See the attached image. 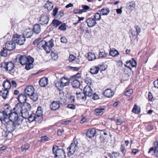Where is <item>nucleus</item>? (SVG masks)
<instances>
[{
    "label": "nucleus",
    "mask_w": 158,
    "mask_h": 158,
    "mask_svg": "<svg viewBox=\"0 0 158 158\" xmlns=\"http://www.w3.org/2000/svg\"><path fill=\"white\" fill-rule=\"evenodd\" d=\"M133 93L132 89H129L127 90L125 92V95L127 96H130Z\"/></svg>",
    "instance_id": "8fccbe9b"
},
{
    "label": "nucleus",
    "mask_w": 158,
    "mask_h": 158,
    "mask_svg": "<svg viewBox=\"0 0 158 158\" xmlns=\"http://www.w3.org/2000/svg\"><path fill=\"white\" fill-rule=\"evenodd\" d=\"M58 11V8L57 7H55L53 10V15L55 16L57 14Z\"/></svg>",
    "instance_id": "0e129e2a"
},
{
    "label": "nucleus",
    "mask_w": 158,
    "mask_h": 158,
    "mask_svg": "<svg viewBox=\"0 0 158 158\" xmlns=\"http://www.w3.org/2000/svg\"><path fill=\"white\" fill-rule=\"evenodd\" d=\"M84 95L86 97H91L93 94V90L91 89V87L89 85H86L84 88Z\"/></svg>",
    "instance_id": "9d476101"
},
{
    "label": "nucleus",
    "mask_w": 158,
    "mask_h": 158,
    "mask_svg": "<svg viewBox=\"0 0 158 158\" xmlns=\"http://www.w3.org/2000/svg\"><path fill=\"white\" fill-rule=\"evenodd\" d=\"M33 114H30V122H33L34 121H37L38 122H40V121L39 119H37V117L36 115H35L33 116Z\"/></svg>",
    "instance_id": "a18cd8bd"
},
{
    "label": "nucleus",
    "mask_w": 158,
    "mask_h": 158,
    "mask_svg": "<svg viewBox=\"0 0 158 158\" xmlns=\"http://www.w3.org/2000/svg\"><path fill=\"white\" fill-rule=\"evenodd\" d=\"M96 133L95 129L92 128L88 130L86 133V135L89 138L93 137Z\"/></svg>",
    "instance_id": "4be33fe9"
},
{
    "label": "nucleus",
    "mask_w": 158,
    "mask_h": 158,
    "mask_svg": "<svg viewBox=\"0 0 158 158\" xmlns=\"http://www.w3.org/2000/svg\"><path fill=\"white\" fill-rule=\"evenodd\" d=\"M67 107L69 109L74 110L75 109L76 106L73 104H68L67 105Z\"/></svg>",
    "instance_id": "5fc2aeb1"
},
{
    "label": "nucleus",
    "mask_w": 158,
    "mask_h": 158,
    "mask_svg": "<svg viewBox=\"0 0 158 158\" xmlns=\"http://www.w3.org/2000/svg\"><path fill=\"white\" fill-rule=\"evenodd\" d=\"M147 130L149 131H151L153 129V127L151 125H148L147 127Z\"/></svg>",
    "instance_id": "774afa93"
},
{
    "label": "nucleus",
    "mask_w": 158,
    "mask_h": 158,
    "mask_svg": "<svg viewBox=\"0 0 158 158\" xmlns=\"http://www.w3.org/2000/svg\"><path fill=\"white\" fill-rule=\"evenodd\" d=\"M49 140V138L47 136H42L41 137L40 141L42 142H44L46 141H48Z\"/></svg>",
    "instance_id": "09e8293b"
},
{
    "label": "nucleus",
    "mask_w": 158,
    "mask_h": 158,
    "mask_svg": "<svg viewBox=\"0 0 158 158\" xmlns=\"http://www.w3.org/2000/svg\"><path fill=\"white\" fill-rule=\"evenodd\" d=\"M156 150H158V141L157 140L154 142L153 144V147H152L149 149L148 152V153H150L152 151Z\"/></svg>",
    "instance_id": "c756f323"
},
{
    "label": "nucleus",
    "mask_w": 158,
    "mask_h": 158,
    "mask_svg": "<svg viewBox=\"0 0 158 158\" xmlns=\"http://www.w3.org/2000/svg\"><path fill=\"white\" fill-rule=\"evenodd\" d=\"M5 69L7 71L11 72L12 73H14V70L15 69V65L12 62L10 61L6 63Z\"/></svg>",
    "instance_id": "4468645a"
},
{
    "label": "nucleus",
    "mask_w": 158,
    "mask_h": 158,
    "mask_svg": "<svg viewBox=\"0 0 158 158\" xmlns=\"http://www.w3.org/2000/svg\"><path fill=\"white\" fill-rule=\"evenodd\" d=\"M13 110L15 111L14 112L18 114L21 113L23 116V113L22 111V104L18 103L14 108Z\"/></svg>",
    "instance_id": "2eb2a0df"
},
{
    "label": "nucleus",
    "mask_w": 158,
    "mask_h": 158,
    "mask_svg": "<svg viewBox=\"0 0 158 158\" xmlns=\"http://www.w3.org/2000/svg\"><path fill=\"white\" fill-rule=\"evenodd\" d=\"M135 29L136 31L137 34L138 35L140 32V28L138 26H136L135 27Z\"/></svg>",
    "instance_id": "69168bd1"
},
{
    "label": "nucleus",
    "mask_w": 158,
    "mask_h": 158,
    "mask_svg": "<svg viewBox=\"0 0 158 158\" xmlns=\"http://www.w3.org/2000/svg\"><path fill=\"white\" fill-rule=\"evenodd\" d=\"M71 82L72 84L73 87L78 88L80 85V83L79 81L77 79H73Z\"/></svg>",
    "instance_id": "c85d7f7f"
},
{
    "label": "nucleus",
    "mask_w": 158,
    "mask_h": 158,
    "mask_svg": "<svg viewBox=\"0 0 158 158\" xmlns=\"http://www.w3.org/2000/svg\"><path fill=\"white\" fill-rule=\"evenodd\" d=\"M76 58L75 56L73 55H70L69 57V59L70 61H73Z\"/></svg>",
    "instance_id": "e2e57ef3"
},
{
    "label": "nucleus",
    "mask_w": 158,
    "mask_h": 158,
    "mask_svg": "<svg viewBox=\"0 0 158 158\" xmlns=\"http://www.w3.org/2000/svg\"><path fill=\"white\" fill-rule=\"evenodd\" d=\"M101 15L100 13H96L94 15L93 18L95 19V20L96 21H99L101 19Z\"/></svg>",
    "instance_id": "58836bf2"
},
{
    "label": "nucleus",
    "mask_w": 158,
    "mask_h": 158,
    "mask_svg": "<svg viewBox=\"0 0 158 158\" xmlns=\"http://www.w3.org/2000/svg\"><path fill=\"white\" fill-rule=\"evenodd\" d=\"M105 108L96 109L94 110V114L96 115H101L104 113Z\"/></svg>",
    "instance_id": "2f4dec72"
},
{
    "label": "nucleus",
    "mask_w": 158,
    "mask_h": 158,
    "mask_svg": "<svg viewBox=\"0 0 158 158\" xmlns=\"http://www.w3.org/2000/svg\"><path fill=\"white\" fill-rule=\"evenodd\" d=\"M5 123H6V129L9 132L13 131L15 129L17 124L16 122L8 120Z\"/></svg>",
    "instance_id": "1a4fd4ad"
},
{
    "label": "nucleus",
    "mask_w": 158,
    "mask_h": 158,
    "mask_svg": "<svg viewBox=\"0 0 158 158\" xmlns=\"http://www.w3.org/2000/svg\"><path fill=\"white\" fill-rule=\"evenodd\" d=\"M110 12L109 9L108 8H103L100 10V14L102 15H107Z\"/></svg>",
    "instance_id": "f704fd0d"
},
{
    "label": "nucleus",
    "mask_w": 158,
    "mask_h": 158,
    "mask_svg": "<svg viewBox=\"0 0 158 158\" xmlns=\"http://www.w3.org/2000/svg\"><path fill=\"white\" fill-rule=\"evenodd\" d=\"M9 115V120L16 122L17 125H19L20 124L21 121L20 122L18 117V114L15 112H12Z\"/></svg>",
    "instance_id": "6e6552de"
},
{
    "label": "nucleus",
    "mask_w": 158,
    "mask_h": 158,
    "mask_svg": "<svg viewBox=\"0 0 158 158\" xmlns=\"http://www.w3.org/2000/svg\"><path fill=\"white\" fill-rule=\"evenodd\" d=\"M48 79L46 77L42 78L39 81V84L41 87H45L47 85H48Z\"/></svg>",
    "instance_id": "b1692460"
},
{
    "label": "nucleus",
    "mask_w": 158,
    "mask_h": 158,
    "mask_svg": "<svg viewBox=\"0 0 158 158\" xmlns=\"http://www.w3.org/2000/svg\"><path fill=\"white\" fill-rule=\"evenodd\" d=\"M76 94L77 95V97L79 98L82 99V100H85L86 97L84 95L83 96V95H84V93H81L80 92H77L76 93Z\"/></svg>",
    "instance_id": "4c0bfd02"
},
{
    "label": "nucleus",
    "mask_w": 158,
    "mask_h": 158,
    "mask_svg": "<svg viewBox=\"0 0 158 158\" xmlns=\"http://www.w3.org/2000/svg\"><path fill=\"white\" fill-rule=\"evenodd\" d=\"M36 114L35 115L37 117V119H39V122H41L42 121L41 116L43 115V111L41 107L39 106L38 107Z\"/></svg>",
    "instance_id": "aec40b11"
},
{
    "label": "nucleus",
    "mask_w": 158,
    "mask_h": 158,
    "mask_svg": "<svg viewBox=\"0 0 158 158\" xmlns=\"http://www.w3.org/2000/svg\"><path fill=\"white\" fill-rule=\"evenodd\" d=\"M29 85L27 86V88L24 90V94H21L18 96L17 99L19 102L21 104L26 103L27 97H29L30 94L28 93L29 92L28 89Z\"/></svg>",
    "instance_id": "20e7f679"
},
{
    "label": "nucleus",
    "mask_w": 158,
    "mask_h": 158,
    "mask_svg": "<svg viewBox=\"0 0 158 158\" xmlns=\"http://www.w3.org/2000/svg\"><path fill=\"white\" fill-rule=\"evenodd\" d=\"M81 77V74L80 73H77L75 75L71 77V79H77V78H79Z\"/></svg>",
    "instance_id": "13d9d810"
},
{
    "label": "nucleus",
    "mask_w": 158,
    "mask_h": 158,
    "mask_svg": "<svg viewBox=\"0 0 158 158\" xmlns=\"http://www.w3.org/2000/svg\"><path fill=\"white\" fill-rule=\"evenodd\" d=\"M77 142L74 139L73 142L70 144V146L68 148V155L69 156H70L73 155L77 150Z\"/></svg>",
    "instance_id": "0eeeda50"
},
{
    "label": "nucleus",
    "mask_w": 158,
    "mask_h": 158,
    "mask_svg": "<svg viewBox=\"0 0 158 158\" xmlns=\"http://www.w3.org/2000/svg\"><path fill=\"white\" fill-rule=\"evenodd\" d=\"M36 46L38 48L41 49L42 48L47 53H48L50 52L52 48L54 46V40L51 39L48 42L42 40L39 42Z\"/></svg>",
    "instance_id": "f257e3e1"
},
{
    "label": "nucleus",
    "mask_w": 158,
    "mask_h": 158,
    "mask_svg": "<svg viewBox=\"0 0 158 158\" xmlns=\"http://www.w3.org/2000/svg\"><path fill=\"white\" fill-rule=\"evenodd\" d=\"M85 82L89 85H91L92 81L90 79L88 78H86L85 80Z\"/></svg>",
    "instance_id": "6e6d98bb"
},
{
    "label": "nucleus",
    "mask_w": 158,
    "mask_h": 158,
    "mask_svg": "<svg viewBox=\"0 0 158 158\" xmlns=\"http://www.w3.org/2000/svg\"><path fill=\"white\" fill-rule=\"evenodd\" d=\"M89 27H93L97 24L96 21L93 18L90 17L87 19L85 21Z\"/></svg>",
    "instance_id": "f8f14e48"
},
{
    "label": "nucleus",
    "mask_w": 158,
    "mask_h": 158,
    "mask_svg": "<svg viewBox=\"0 0 158 158\" xmlns=\"http://www.w3.org/2000/svg\"><path fill=\"white\" fill-rule=\"evenodd\" d=\"M41 27L39 24H35L33 27L32 31V32L36 34H39L41 31Z\"/></svg>",
    "instance_id": "6ab92c4d"
},
{
    "label": "nucleus",
    "mask_w": 158,
    "mask_h": 158,
    "mask_svg": "<svg viewBox=\"0 0 158 158\" xmlns=\"http://www.w3.org/2000/svg\"><path fill=\"white\" fill-rule=\"evenodd\" d=\"M52 23L53 26L55 27H58L61 23V22L55 19H54L53 20Z\"/></svg>",
    "instance_id": "a19ab883"
},
{
    "label": "nucleus",
    "mask_w": 158,
    "mask_h": 158,
    "mask_svg": "<svg viewBox=\"0 0 158 158\" xmlns=\"http://www.w3.org/2000/svg\"><path fill=\"white\" fill-rule=\"evenodd\" d=\"M23 37L25 39V38H28L30 37V33L27 29H26L23 32Z\"/></svg>",
    "instance_id": "37998d69"
},
{
    "label": "nucleus",
    "mask_w": 158,
    "mask_h": 158,
    "mask_svg": "<svg viewBox=\"0 0 158 158\" xmlns=\"http://www.w3.org/2000/svg\"><path fill=\"white\" fill-rule=\"evenodd\" d=\"M148 98L149 101H152V100H153V98L152 96V94L149 92Z\"/></svg>",
    "instance_id": "338daca9"
},
{
    "label": "nucleus",
    "mask_w": 158,
    "mask_h": 158,
    "mask_svg": "<svg viewBox=\"0 0 158 158\" xmlns=\"http://www.w3.org/2000/svg\"><path fill=\"white\" fill-rule=\"evenodd\" d=\"M35 89L32 85H30V93L31 95H30V99L34 102L36 101L38 99V95L37 93L34 92Z\"/></svg>",
    "instance_id": "ddd939ff"
},
{
    "label": "nucleus",
    "mask_w": 158,
    "mask_h": 158,
    "mask_svg": "<svg viewBox=\"0 0 158 158\" xmlns=\"http://www.w3.org/2000/svg\"><path fill=\"white\" fill-rule=\"evenodd\" d=\"M7 48L5 49L4 48H3V50H2L0 52L1 55L2 56L6 57L7 55Z\"/></svg>",
    "instance_id": "ea45409f"
},
{
    "label": "nucleus",
    "mask_w": 158,
    "mask_h": 158,
    "mask_svg": "<svg viewBox=\"0 0 158 158\" xmlns=\"http://www.w3.org/2000/svg\"><path fill=\"white\" fill-rule=\"evenodd\" d=\"M138 35H136L135 32L134 31H132L131 32V35L130 36V37H132L133 39H135Z\"/></svg>",
    "instance_id": "680f3d73"
},
{
    "label": "nucleus",
    "mask_w": 158,
    "mask_h": 158,
    "mask_svg": "<svg viewBox=\"0 0 158 158\" xmlns=\"http://www.w3.org/2000/svg\"><path fill=\"white\" fill-rule=\"evenodd\" d=\"M117 154L114 152H113L111 154H109V155L110 158H117Z\"/></svg>",
    "instance_id": "de8ad7c7"
},
{
    "label": "nucleus",
    "mask_w": 158,
    "mask_h": 158,
    "mask_svg": "<svg viewBox=\"0 0 158 158\" xmlns=\"http://www.w3.org/2000/svg\"><path fill=\"white\" fill-rule=\"evenodd\" d=\"M29 147V144L24 145L21 148V149L22 151H26L27 150Z\"/></svg>",
    "instance_id": "3c124183"
},
{
    "label": "nucleus",
    "mask_w": 158,
    "mask_h": 158,
    "mask_svg": "<svg viewBox=\"0 0 158 158\" xmlns=\"http://www.w3.org/2000/svg\"><path fill=\"white\" fill-rule=\"evenodd\" d=\"M45 6L48 10H51L53 7V5L52 3L48 1L45 4Z\"/></svg>",
    "instance_id": "473e14b6"
},
{
    "label": "nucleus",
    "mask_w": 158,
    "mask_h": 158,
    "mask_svg": "<svg viewBox=\"0 0 158 158\" xmlns=\"http://www.w3.org/2000/svg\"><path fill=\"white\" fill-rule=\"evenodd\" d=\"M81 7L83 8V9L81 10L82 13L86 12L90 9L89 7L87 5H82Z\"/></svg>",
    "instance_id": "c03bdc74"
},
{
    "label": "nucleus",
    "mask_w": 158,
    "mask_h": 158,
    "mask_svg": "<svg viewBox=\"0 0 158 158\" xmlns=\"http://www.w3.org/2000/svg\"><path fill=\"white\" fill-rule=\"evenodd\" d=\"M48 17L46 15L42 16L39 20L40 23L42 25H47L48 23Z\"/></svg>",
    "instance_id": "412c9836"
},
{
    "label": "nucleus",
    "mask_w": 158,
    "mask_h": 158,
    "mask_svg": "<svg viewBox=\"0 0 158 158\" xmlns=\"http://www.w3.org/2000/svg\"><path fill=\"white\" fill-rule=\"evenodd\" d=\"M61 42L63 43H66L67 42V39L65 37H62L60 38Z\"/></svg>",
    "instance_id": "052dcab7"
},
{
    "label": "nucleus",
    "mask_w": 158,
    "mask_h": 158,
    "mask_svg": "<svg viewBox=\"0 0 158 158\" xmlns=\"http://www.w3.org/2000/svg\"><path fill=\"white\" fill-rule=\"evenodd\" d=\"M11 107L7 104H6L4 106V110L3 111L6 112L7 114L9 115L12 112Z\"/></svg>",
    "instance_id": "7c9ffc66"
},
{
    "label": "nucleus",
    "mask_w": 158,
    "mask_h": 158,
    "mask_svg": "<svg viewBox=\"0 0 158 158\" xmlns=\"http://www.w3.org/2000/svg\"><path fill=\"white\" fill-rule=\"evenodd\" d=\"M53 153L55 154L56 158H65V153L63 150L62 149H56L53 147L52 148Z\"/></svg>",
    "instance_id": "39448f33"
},
{
    "label": "nucleus",
    "mask_w": 158,
    "mask_h": 158,
    "mask_svg": "<svg viewBox=\"0 0 158 158\" xmlns=\"http://www.w3.org/2000/svg\"><path fill=\"white\" fill-rule=\"evenodd\" d=\"M34 59L30 56V69L33 68L34 66L33 63L34 62Z\"/></svg>",
    "instance_id": "bf43d9fd"
},
{
    "label": "nucleus",
    "mask_w": 158,
    "mask_h": 158,
    "mask_svg": "<svg viewBox=\"0 0 158 158\" xmlns=\"http://www.w3.org/2000/svg\"><path fill=\"white\" fill-rule=\"evenodd\" d=\"M99 57L100 58L105 57L106 56V54L105 52H100L99 53Z\"/></svg>",
    "instance_id": "4d7b16f0"
},
{
    "label": "nucleus",
    "mask_w": 158,
    "mask_h": 158,
    "mask_svg": "<svg viewBox=\"0 0 158 158\" xmlns=\"http://www.w3.org/2000/svg\"><path fill=\"white\" fill-rule=\"evenodd\" d=\"M87 58L90 61H92L95 60L96 58V57L94 53L92 52H90L88 54Z\"/></svg>",
    "instance_id": "c9c22d12"
},
{
    "label": "nucleus",
    "mask_w": 158,
    "mask_h": 158,
    "mask_svg": "<svg viewBox=\"0 0 158 158\" xmlns=\"http://www.w3.org/2000/svg\"><path fill=\"white\" fill-rule=\"evenodd\" d=\"M51 56L52 59L54 60H57L58 56L57 53L52 51L51 52Z\"/></svg>",
    "instance_id": "e433bc0d"
},
{
    "label": "nucleus",
    "mask_w": 158,
    "mask_h": 158,
    "mask_svg": "<svg viewBox=\"0 0 158 158\" xmlns=\"http://www.w3.org/2000/svg\"><path fill=\"white\" fill-rule=\"evenodd\" d=\"M60 103L59 102L53 101L50 106V107L52 110H56L60 107Z\"/></svg>",
    "instance_id": "f3484780"
},
{
    "label": "nucleus",
    "mask_w": 158,
    "mask_h": 158,
    "mask_svg": "<svg viewBox=\"0 0 158 158\" xmlns=\"http://www.w3.org/2000/svg\"><path fill=\"white\" fill-rule=\"evenodd\" d=\"M133 112L135 114H139L140 112V111L138 109V106L136 105H135L133 109L132 110Z\"/></svg>",
    "instance_id": "79ce46f5"
},
{
    "label": "nucleus",
    "mask_w": 158,
    "mask_h": 158,
    "mask_svg": "<svg viewBox=\"0 0 158 158\" xmlns=\"http://www.w3.org/2000/svg\"><path fill=\"white\" fill-rule=\"evenodd\" d=\"M135 2H129L127 4V8L131 11H132L135 9Z\"/></svg>",
    "instance_id": "a878e982"
},
{
    "label": "nucleus",
    "mask_w": 158,
    "mask_h": 158,
    "mask_svg": "<svg viewBox=\"0 0 158 158\" xmlns=\"http://www.w3.org/2000/svg\"><path fill=\"white\" fill-rule=\"evenodd\" d=\"M110 55L113 57H115L119 55V53L118 51L114 48L110 49Z\"/></svg>",
    "instance_id": "cd10ccee"
},
{
    "label": "nucleus",
    "mask_w": 158,
    "mask_h": 158,
    "mask_svg": "<svg viewBox=\"0 0 158 158\" xmlns=\"http://www.w3.org/2000/svg\"><path fill=\"white\" fill-rule=\"evenodd\" d=\"M59 29L62 31L66 30V24L65 23L62 24L59 27Z\"/></svg>",
    "instance_id": "49530a36"
},
{
    "label": "nucleus",
    "mask_w": 158,
    "mask_h": 158,
    "mask_svg": "<svg viewBox=\"0 0 158 158\" xmlns=\"http://www.w3.org/2000/svg\"><path fill=\"white\" fill-rule=\"evenodd\" d=\"M114 94L113 92L111 89H106L103 93L104 96L108 98L111 97Z\"/></svg>",
    "instance_id": "393cba45"
},
{
    "label": "nucleus",
    "mask_w": 158,
    "mask_h": 158,
    "mask_svg": "<svg viewBox=\"0 0 158 158\" xmlns=\"http://www.w3.org/2000/svg\"><path fill=\"white\" fill-rule=\"evenodd\" d=\"M5 88V90H8V89L11 87V83L7 79L5 81L2 85Z\"/></svg>",
    "instance_id": "bb28decb"
},
{
    "label": "nucleus",
    "mask_w": 158,
    "mask_h": 158,
    "mask_svg": "<svg viewBox=\"0 0 158 158\" xmlns=\"http://www.w3.org/2000/svg\"><path fill=\"white\" fill-rule=\"evenodd\" d=\"M19 61L22 65H25V68L27 70L30 69V56L21 55L19 57Z\"/></svg>",
    "instance_id": "7ed1b4c3"
},
{
    "label": "nucleus",
    "mask_w": 158,
    "mask_h": 158,
    "mask_svg": "<svg viewBox=\"0 0 158 158\" xmlns=\"http://www.w3.org/2000/svg\"><path fill=\"white\" fill-rule=\"evenodd\" d=\"M124 122L123 119L121 118H118L117 119V125H121Z\"/></svg>",
    "instance_id": "603ef678"
},
{
    "label": "nucleus",
    "mask_w": 158,
    "mask_h": 158,
    "mask_svg": "<svg viewBox=\"0 0 158 158\" xmlns=\"http://www.w3.org/2000/svg\"><path fill=\"white\" fill-rule=\"evenodd\" d=\"M120 150L122 153L125 155L126 152L125 146L123 145H122L120 147Z\"/></svg>",
    "instance_id": "864d4df0"
},
{
    "label": "nucleus",
    "mask_w": 158,
    "mask_h": 158,
    "mask_svg": "<svg viewBox=\"0 0 158 158\" xmlns=\"http://www.w3.org/2000/svg\"><path fill=\"white\" fill-rule=\"evenodd\" d=\"M8 90H4L1 92L0 95H1L3 98L4 99H6L7 98V96L8 95Z\"/></svg>",
    "instance_id": "72a5a7b5"
},
{
    "label": "nucleus",
    "mask_w": 158,
    "mask_h": 158,
    "mask_svg": "<svg viewBox=\"0 0 158 158\" xmlns=\"http://www.w3.org/2000/svg\"><path fill=\"white\" fill-rule=\"evenodd\" d=\"M5 113L3 111H0V120L3 123L9 120L8 118V115Z\"/></svg>",
    "instance_id": "dca6fc26"
},
{
    "label": "nucleus",
    "mask_w": 158,
    "mask_h": 158,
    "mask_svg": "<svg viewBox=\"0 0 158 158\" xmlns=\"http://www.w3.org/2000/svg\"><path fill=\"white\" fill-rule=\"evenodd\" d=\"M69 83V80L68 78L63 77L61 78L60 81H55V86L60 90L62 89L64 87L68 86Z\"/></svg>",
    "instance_id": "f03ea898"
},
{
    "label": "nucleus",
    "mask_w": 158,
    "mask_h": 158,
    "mask_svg": "<svg viewBox=\"0 0 158 158\" xmlns=\"http://www.w3.org/2000/svg\"><path fill=\"white\" fill-rule=\"evenodd\" d=\"M101 67V65L98 66H94L90 68V72L91 73L94 74H97L100 69V67Z\"/></svg>",
    "instance_id": "5701e85b"
},
{
    "label": "nucleus",
    "mask_w": 158,
    "mask_h": 158,
    "mask_svg": "<svg viewBox=\"0 0 158 158\" xmlns=\"http://www.w3.org/2000/svg\"><path fill=\"white\" fill-rule=\"evenodd\" d=\"M126 64H124V66L125 67H127L129 69L130 71H131V69L129 66H128L127 64H130L132 67H135L136 65V61L134 60V58H132L131 60H127L126 62Z\"/></svg>",
    "instance_id": "a211bd4d"
},
{
    "label": "nucleus",
    "mask_w": 158,
    "mask_h": 158,
    "mask_svg": "<svg viewBox=\"0 0 158 158\" xmlns=\"http://www.w3.org/2000/svg\"><path fill=\"white\" fill-rule=\"evenodd\" d=\"M15 43L12 40L11 41H8L5 44V48L9 51H11L15 49Z\"/></svg>",
    "instance_id": "9b49d317"
},
{
    "label": "nucleus",
    "mask_w": 158,
    "mask_h": 158,
    "mask_svg": "<svg viewBox=\"0 0 158 158\" xmlns=\"http://www.w3.org/2000/svg\"><path fill=\"white\" fill-rule=\"evenodd\" d=\"M12 40L15 42V44L22 45L23 44L26 40L24 37L21 35H19L17 34H14L12 39Z\"/></svg>",
    "instance_id": "423d86ee"
}]
</instances>
